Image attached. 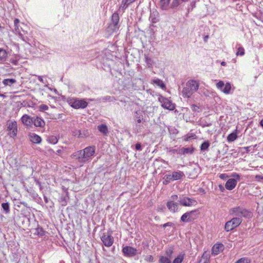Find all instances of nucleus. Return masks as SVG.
<instances>
[{
	"label": "nucleus",
	"mask_w": 263,
	"mask_h": 263,
	"mask_svg": "<svg viewBox=\"0 0 263 263\" xmlns=\"http://www.w3.org/2000/svg\"><path fill=\"white\" fill-rule=\"evenodd\" d=\"M96 152V146H89L83 149L78 151L72 155L73 158L80 163H85L91 160Z\"/></svg>",
	"instance_id": "1"
},
{
	"label": "nucleus",
	"mask_w": 263,
	"mask_h": 263,
	"mask_svg": "<svg viewBox=\"0 0 263 263\" xmlns=\"http://www.w3.org/2000/svg\"><path fill=\"white\" fill-rule=\"evenodd\" d=\"M199 86V83L197 81L194 80L188 81L182 91L183 97L190 98L193 93L197 91Z\"/></svg>",
	"instance_id": "2"
},
{
	"label": "nucleus",
	"mask_w": 263,
	"mask_h": 263,
	"mask_svg": "<svg viewBox=\"0 0 263 263\" xmlns=\"http://www.w3.org/2000/svg\"><path fill=\"white\" fill-rule=\"evenodd\" d=\"M229 214L234 217H242L250 218L252 216V213L249 210L242 206H238L229 210Z\"/></svg>",
	"instance_id": "3"
},
{
	"label": "nucleus",
	"mask_w": 263,
	"mask_h": 263,
	"mask_svg": "<svg viewBox=\"0 0 263 263\" xmlns=\"http://www.w3.org/2000/svg\"><path fill=\"white\" fill-rule=\"evenodd\" d=\"M68 104L75 109L85 108L88 105V103L85 99L78 98H70L68 100Z\"/></svg>",
	"instance_id": "4"
},
{
	"label": "nucleus",
	"mask_w": 263,
	"mask_h": 263,
	"mask_svg": "<svg viewBox=\"0 0 263 263\" xmlns=\"http://www.w3.org/2000/svg\"><path fill=\"white\" fill-rule=\"evenodd\" d=\"M242 222V219L239 217H233L231 220L227 221L224 226V229L227 232L233 230L237 227Z\"/></svg>",
	"instance_id": "5"
},
{
	"label": "nucleus",
	"mask_w": 263,
	"mask_h": 263,
	"mask_svg": "<svg viewBox=\"0 0 263 263\" xmlns=\"http://www.w3.org/2000/svg\"><path fill=\"white\" fill-rule=\"evenodd\" d=\"M231 177L234 178H231L228 179L225 184V187L228 190H232L234 189L237 183V181H239L240 179V176L237 173H233Z\"/></svg>",
	"instance_id": "6"
},
{
	"label": "nucleus",
	"mask_w": 263,
	"mask_h": 263,
	"mask_svg": "<svg viewBox=\"0 0 263 263\" xmlns=\"http://www.w3.org/2000/svg\"><path fill=\"white\" fill-rule=\"evenodd\" d=\"M158 101L161 103V106L165 109L173 110L175 108V104L167 98L159 96Z\"/></svg>",
	"instance_id": "7"
},
{
	"label": "nucleus",
	"mask_w": 263,
	"mask_h": 263,
	"mask_svg": "<svg viewBox=\"0 0 263 263\" xmlns=\"http://www.w3.org/2000/svg\"><path fill=\"white\" fill-rule=\"evenodd\" d=\"M197 217V211L196 210L192 211L183 214L181 217L180 221L184 222H190L196 219Z\"/></svg>",
	"instance_id": "8"
},
{
	"label": "nucleus",
	"mask_w": 263,
	"mask_h": 263,
	"mask_svg": "<svg viewBox=\"0 0 263 263\" xmlns=\"http://www.w3.org/2000/svg\"><path fill=\"white\" fill-rule=\"evenodd\" d=\"M173 250L172 249H168L165 251V253L163 255L159 256V263H171V259Z\"/></svg>",
	"instance_id": "9"
},
{
	"label": "nucleus",
	"mask_w": 263,
	"mask_h": 263,
	"mask_svg": "<svg viewBox=\"0 0 263 263\" xmlns=\"http://www.w3.org/2000/svg\"><path fill=\"white\" fill-rule=\"evenodd\" d=\"M103 245L107 247H111L114 241V237L109 233H103L101 237Z\"/></svg>",
	"instance_id": "10"
},
{
	"label": "nucleus",
	"mask_w": 263,
	"mask_h": 263,
	"mask_svg": "<svg viewBox=\"0 0 263 263\" xmlns=\"http://www.w3.org/2000/svg\"><path fill=\"white\" fill-rule=\"evenodd\" d=\"M178 201L181 205L185 206H191L196 205L197 203L194 199L186 197H180Z\"/></svg>",
	"instance_id": "11"
},
{
	"label": "nucleus",
	"mask_w": 263,
	"mask_h": 263,
	"mask_svg": "<svg viewBox=\"0 0 263 263\" xmlns=\"http://www.w3.org/2000/svg\"><path fill=\"white\" fill-rule=\"evenodd\" d=\"M8 130L9 135L11 137L16 136L17 133V127L16 121H12L8 124Z\"/></svg>",
	"instance_id": "12"
},
{
	"label": "nucleus",
	"mask_w": 263,
	"mask_h": 263,
	"mask_svg": "<svg viewBox=\"0 0 263 263\" xmlns=\"http://www.w3.org/2000/svg\"><path fill=\"white\" fill-rule=\"evenodd\" d=\"M122 252L126 256L133 257L137 254V250L134 248L129 246H125L123 248Z\"/></svg>",
	"instance_id": "13"
},
{
	"label": "nucleus",
	"mask_w": 263,
	"mask_h": 263,
	"mask_svg": "<svg viewBox=\"0 0 263 263\" xmlns=\"http://www.w3.org/2000/svg\"><path fill=\"white\" fill-rule=\"evenodd\" d=\"M21 121L27 127H31L33 124V117L25 114L22 117Z\"/></svg>",
	"instance_id": "14"
},
{
	"label": "nucleus",
	"mask_w": 263,
	"mask_h": 263,
	"mask_svg": "<svg viewBox=\"0 0 263 263\" xmlns=\"http://www.w3.org/2000/svg\"><path fill=\"white\" fill-rule=\"evenodd\" d=\"M167 207L173 213L177 212L179 209V204L177 202H175L174 201H170L167 202Z\"/></svg>",
	"instance_id": "15"
},
{
	"label": "nucleus",
	"mask_w": 263,
	"mask_h": 263,
	"mask_svg": "<svg viewBox=\"0 0 263 263\" xmlns=\"http://www.w3.org/2000/svg\"><path fill=\"white\" fill-rule=\"evenodd\" d=\"M33 124L35 127H44L45 125L44 120L39 117H33Z\"/></svg>",
	"instance_id": "16"
},
{
	"label": "nucleus",
	"mask_w": 263,
	"mask_h": 263,
	"mask_svg": "<svg viewBox=\"0 0 263 263\" xmlns=\"http://www.w3.org/2000/svg\"><path fill=\"white\" fill-rule=\"evenodd\" d=\"M119 21V14L117 13H114L112 15L111 25H113L112 30H115L118 28V23Z\"/></svg>",
	"instance_id": "17"
},
{
	"label": "nucleus",
	"mask_w": 263,
	"mask_h": 263,
	"mask_svg": "<svg viewBox=\"0 0 263 263\" xmlns=\"http://www.w3.org/2000/svg\"><path fill=\"white\" fill-rule=\"evenodd\" d=\"M224 246L221 243L216 244L212 248V252L214 254L217 255L223 250Z\"/></svg>",
	"instance_id": "18"
},
{
	"label": "nucleus",
	"mask_w": 263,
	"mask_h": 263,
	"mask_svg": "<svg viewBox=\"0 0 263 263\" xmlns=\"http://www.w3.org/2000/svg\"><path fill=\"white\" fill-rule=\"evenodd\" d=\"M31 141L34 143H40L42 141V138L39 135L32 133L29 135Z\"/></svg>",
	"instance_id": "19"
},
{
	"label": "nucleus",
	"mask_w": 263,
	"mask_h": 263,
	"mask_svg": "<svg viewBox=\"0 0 263 263\" xmlns=\"http://www.w3.org/2000/svg\"><path fill=\"white\" fill-rule=\"evenodd\" d=\"M144 61L149 68H152L155 63L154 60L147 54H144Z\"/></svg>",
	"instance_id": "20"
},
{
	"label": "nucleus",
	"mask_w": 263,
	"mask_h": 263,
	"mask_svg": "<svg viewBox=\"0 0 263 263\" xmlns=\"http://www.w3.org/2000/svg\"><path fill=\"white\" fill-rule=\"evenodd\" d=\"M171 174L174 181L180 179L184 176V173L181 171L173 172Z\"/></svg>",
	"instance_id": "21"
},
{
	"label": "nucleus",
	"mask_w": 263,
	"mask_h": 263,
	"mask_svg": "<svg viewBox=\"0 0 263 263\" xmlns=\"http://www.w3.org/2000/svg\"><path fill=\"white\" fill-rule=\"evenodd\" d=\"M193 152V149L189 147H182L179 148L178 149L174 150V152H176L178 154H185L188 153H192Z\"/></svg>",
	"instance_id": "22"
},
{
	"label": "nucleus",
	"mask_w": 263,
	"mask_h": 263,
	"mask_svg": "<svg viewBox=\"0 0 263 263\" xmlns=\"http://www.w3.org/2000/svg\"><path fill=\"white\" fill-rule=\"evenodd\" d=\"M135 0H122L120 5V8L125 9L130 4L134 3Z\"/></svg>",
	"instance_id": "23"
},
{
	"label": "nucleus",
	"mask_w": 263,
	"mask_h": 263,
	"mask_svg": "<svg viewBox=\"0 0 263 263\" xmlns=\"http://www.w3.org/2000/svg\"><path fill=\"white\" fill-rule=\"evenodd\" d=\"M170 0H160V5L162 10H167L170 7Z\"/></svg>",
	"instance_id": "24"
},
{
	"label": "nucleus",
	"mask_w": 263,
	"mask_h": 263,
	"mask_svg": "<svg viewBox=\"0 0 263 263\" xmlns=\"http://www.w3.org/2000/svg\"><path fill=\"white\" fill-rule=\"evenodd\" d=\"M173 179L172 176V174H168L164 175L163 178V184L164 185H166L168 184L171 181H173Z\"/></svg>",
	"instance_id": "25"
},
{
	"label": "nucleus",
	"mask_w": 263,
	"mask_h": 263,
	"mask_svg": "<svg viewBox=\"0 0 263 263\" xmlns=\"http://www.w3.org/2000/svg\"><path fill=\"white\" fill-rule=\"evenodd\" d=\"M98 129L104 135H106L108 132L107 126L103 124L98 125Z\"/></svg>",
	"instance_id": "26"
},
{
	"label": "nucleus",
	"mask_w": 263,
	"mask_h": 263,
	"mask_svg": "<svg viewBox=\"0 0 263 263\" xmlns=\"http://www.w3.org/2000/svg\"><path fill=\"white\" fill-rule=\"evenodd\" d=\"M16 82L14 79H4L2 83L5 86H11Z\"/></svg>",
	"instance_id": "27"
},
{
	"label": "nucleus",
	"mask_w": 263,
	"mask_h": 263,
	"mask_svg": "<svg viewBox=\"0 0 263 263\" xmlns=\"http://www.w3.org/2000/svg\"><path fill=\"white\" fill-rule=\"evenodd\" d=\"M152 83L157 85L160 88L164 89L165 88V85L162 80L159 79H155L152 80Z\"/></svg>",
	"instance_id": "28"
},
{
	"label": "nucleus",
	"mask_w": 263,
	"mask_h": 263,
	"mask_svg": "<svg viewBox=\"0 0 263 263\" xmlns=\"http://www.w3.org/2000/svg\"><path fill=\"white\" fill-rule=\"evenodd\" d=\"M134 118L138 123H140L143 119V115L140 111H137L135 112Z\"/></svg>",
	"instance_id": "29"
},
{
	"label": "nucleus",
	"mask_w": 263,
	"mask_h": 263,
	"mask_svg": "<svg viewBox=\"0 0 263 263\" xmlns=\"http://www.w3.org/2000/svg\"><path fill=\"white\" fill-rule=\"evenodd\" d=\"M47 141L50 144H55L58 142V139L55 136H49L47 138Z\"/></svg>",
	"instance_id": "30"
},
{
	"label": "nucleus",
	"mask_w": 263,
	"mask_h": 263,
	"mask_svg": "<svg viewBox=\"0 0 263 263\" xmlns=\"http://www.w3.org/2000/svg\"><path fill=\"white\" fill-rule=\"evenodd\" d=\"M237 52L236 53V55H240L242 56L245 54V49L244 48L240 45V44H237Z\"/></svg>",
	"instance_id": "31"
},
{
	"label": "nucleus",
	"mask_w": 263,
	"mask_h": 263,
	"mask_svg": "<svg viewBox=\"0 0 263 263\" xmlns=\"http://www.w3.org/2000/svg\"><path fill=\"white\" fill-rule=\"evenodd\" d=\"M7 57V51L3 48H0V61L3 62L5 61L6 60Z\"/></svg>",
	"instance_id": "32"
},
{
	"label": "nucleus",
	"mask_w": 263,
	"mask_h": 263,
	"mask_svg": "<svg viewBox=\"0 0 263 263\" xmlns=\"http://www.w3.org/2000/svg\"><path fill=\"white\" fill-rule=\"evenodd\" d=\"M158 13L157 12L153 11L151 13L149 19L153 23H156L158 21Z\"/></svg>",
	"instance_id": "33"
},
{
	"label": "nucleus",
	"mask_w": 263,
	"mask_h": 263,
	"mask_svg": "<svg viewBox=\"0 0 263 263\" xmlns=\"http://www.w3.org/2000/svg\"><path fill=\"white\" fill-rule=\"evenodd\" d=\"M231 89V84L230 83H226L224 85V87L222 89V91L226 94H229Z\"/></svg>",
	"instance_id": "34"
},
{
	"label": "nucleus",
	"mask_w": 263,
	"mask_h": 263,
	"mask_svg": "<svg viewBox=\"0 0 263 263\" xmlns=\"http://www.w3.org/2000/svg\"><path fill=\"white\" fill-rule=\"evenodd\" d=\"M237 138L236 133H232L229 134L227 137V140L228 142H231L235 141Z\"/></svg>",
	"instance_id": "35"
},
{
	"label": "nucleus",
	"mask_w": 263,
	"mask_h": 263,
	"mask_svg": "<svg viewBox=\"0 0 263 263\" xmlns=\"http://www.w3.org/2000/svg\"><path fill=\"white\" fill-rule=\"evenodd\" d=\"M184 254H179L173 261L172 263H181L184 259Z\"/></svg>",
	"instance_id": "36"
},
{
	"label": "nucleus",
	"mask_w": 263,
	"mask_h": 263,
	"mask_svg": "<svg viewBox=\"0 0 263 263\" xmlns=\"http://www.w3.org/2000/svg\"><path fill=\"white\" fill-rule=\"evenodd\" d=\"M210 145V142L208 141H205L201 144L200 146V149L202 151H207Z\"/></svg>",
	"instance_id": "37"
},
{
	"label": "nucleus",
	"mask_w": 263,
	"mask_h": 263,
	"mask_svg": "<svg viewBox=\"0 0 263 263\" xmlns=\"http://www.w3.org/2000/svg\"><path fill=\"white\" fill-rule=\"evenodd\" d=\"M20 20L18 18H15L14 21V31L15 33L21 31V29L19 28Z\"/></svg>",
	"instance_id": "38"
},
{
	"label": "nucleus",
	"mask_w": 263,
	"mask_h": 263,
	"mask_svg": "<svg viewBox=\"0 0 263 263\" xmlns=\"http://www.w3.org/2000/svg\"><path fill=\"white\" fill-rule=\"evenodd\" d=\"M34 234H36L38 236H42L45 235V231L43 230L42 228L37 227L35 230Z\"/></svg>",
	"instance_id": "39"
},
{
	"label": "nucleus",
	"mask_w": 263,
	"mask_h": 263,
	"mask_svg": "<svg viewBox=\"0 0 263 263\" xmlns=\"http://www.w3.org/2000/svg\"><path fill=\"white\" fill-rule=\"evenodd\" d=\"M2 207L6 213H8L10 212L9 204L8 202L3 203Z\"/></svg>",
	"instance_id": "40"
},
{
	"label": "nucleus",
	"mask_w": 263,
	"mask_h": 263,
	"mask_svg": "<svg viewBox=\"0 0 263 263\" xmlns=\"http://www.w3.org/2000/svg\"><path fill=\"white\" fill-rule=\"evenodd\" d=\"M179 5V0H173L170 5V8L174 9L178 6Z\"/></svg>",
	"instance_id": "41"
},
{
	"label": "nucleus",
	"mask_w": 263,
	"mask_h": 263,
	"mask_svg": "<svg viewBox=\"0 0 263 263\" xmlns=\"http://www.w3.org/2000/svg\"><path fill=\"white\" fill-rule=\"evenodd\" d=\"M224 85H225V84L224 83V82L222 81H219L217 84H216V87L218 89H220L221 91L222 90V89H223V88L224 87Z\"/></svg>",
	"instance_id": "42"
},
{
	"label": "nucleus",
	"mask_w": 263,
	"mask_h": 263,
	"mask_svg": "<svg viewBox=\"0 0 263 263\" xmlns=\"http://www.w3.org/2000/svg\"><path fill=\"white\" fill-rule=\"evenodd\" d=\"M250 260L247 258H241L237 261L236 263H250Z\"/></svg>",
	"instance_id": "43"
},
{
	"label": "nucleus",
	"mask_w": 263,
	"mask_h": 263,
	"mask_svg": "<svg viewBox=\"0 0 263 263\" xmlns=\"http://www.w3.org/2000/svg\"><path fill=\"white\" fill-rule=\"evenodd\" d=\"M48 108V106L45 104H42L39 106V110L41 111L47 110Z\"/></svg>",
	"instance_id": "44"
},
{
	"label": "nucleus",
	"mask_w": 263,
	"mask_h": 263,
	"mask_svg": "<svg viewBox=\"0 0 263 263\" xmlns=\"http://www.w3.org/2000/svg\"><path fill=\"white\" fill-rule=\"evenodd\" d=\"M103 100L108 101L109 102H111V101L115 100V99H114V97H111L110 96H106L103 98Z\"/></svg>",
	"instance_id": "45"
},
{
	"label": "nucleus",
	"mask_w": 263,
	"mask_h": 263,
	"mask_svg": "<svg viewBox=\"0 0 263 263\" xmlns=\"http://www.w3.org/2000/svg\"><path fill=\"white\" fill-rule=\"evenodd\" d=\"M18 36L24 42H27L26 38L21 33V31L17 33Z\"/></svg>",
	"instance_id": "46"
},
{
	"label": "nucleus",
	"mask_w": 263,
	"mask_h": 263,
	"mask_svg": "<svg viewBox=\"0 0 263 263\" xmlns=\"http://www.w3.org/2000/svg\"><path fill=\"white\" fill-rule=\"evenodd\" d=\"M191 109L194 111H198L199 107L195 105H192L191 106Z\"/></svg>",
	"instance_id": "47"
},
{
	"label": "nucleus",
	"mask_w": 263,
	"mask_h": 263,
	"mask_svg": "<svg viewBox=\"0 0 263 263\" xmlns=\"http://www.w3.org/2000/svg\"><path fill=\"white\" fill-rule=\"evenodd\" d=\"M135 148L137 151H141L142 150L141 145L139 143H137L136 144Z\"/></svg>",
	"instance_id": "48"
},
{
	"label": "nucleus",
	"mask_w": 263,
	"mask_h": 263,
	"mask_svg": "<svg viewBox=\"0 0 263 263\" xmlns=\"http://www.w3.org/2000/svg\"><path fill=\"white\" fill-rule=\"evenodd\" d=\"M219 177L221 179H226L228 177V176L226 174H221L220 175Z\"/></svg>",
	"instance_id": "49"
},
{
	"label": "nucleus",
	"mask_w": 263,
	"mask_h": 263,
	"mask_svg": "<svg viewBox=\"0 0 263 263\" xmlns=\"http://www.w3.org/2000/svg\"><path fill=\"white\" fill-rule=\"evenodd\" d=\"M10 62L14 65H17L18 64V60L15 59H11Z\"/></svg>",
	"instance_id": "50"
},
{
	"label": "nucleus",
	"mask_w": 263,
	"mask_h": 263,
	"mask_svg": "<svg viewBox=\"0 0 263 263\" xmlns=\"http://www.w3.org/2000/svg\"><path fill=\"white\" fill-rule=\"evenodd\" d=\"M147 260L153 262L154 260V257L152 255H149L146 257Z\"/></svg>",
	"instance_id": "51"
},
{
	"label": "nucleus",
	"mask_w": 263,
	"mask_h": 263,
	"mask_svg": "<svg viewBox=\"0 0 263 263\" xmlns=\"http://www.w3.org/2000/svg\"><path fill=\"white\" fill-rule=\"evenodd\" d=\"M191 138H194V136L192 135V136H189V135H186L184 140L186 141H189Z\"/></svg>",
	"instance_id": "52"
},
{
	"label": "nucleus",
	"mask_w": 263,
	"mask_h": 263,
	"mask_svg": "<svg viewBox=\"0 0 263 263\" xmlns=\"http://www.w3.org/2000/svg\"><path fill=\"white\" fill-rule=\"evenodd\" d=\"M172 226V222H167V223H166L164 224L162 226V227H163V228H166V227H167V226Z\"/></svg>",
	"instance_id": "53"
},
{
	"label": "nucleus",
	"mask_w": 263,
	"mask_h": 263,
	"mask_svg": "<svg viewBox=\"0 0 263 263\" xmlns=\"http://www.w3.org/2000/svg\"><path fill=\"white\" fill-rule=\"evenodd\" d=\"M171 198L173 201L177 200L178 199V196L176 195H173L171 196Z\"/></svg>",
	"instance_id": "54"
},
{
	"label": "nucleus",
	"mask_w": 263,
	"mask_h": 263,
	"mask_svg": "<svg viewBox=\"0 0 263 263\" xmlns=\"http://www.w3.org/2000/svg\"><path fill=\"white\" fill-rule=\"evenodd\" d=\"M37 79L39 81H40L41 82L43 83H45L44 82V80L42 77V76H38L37 77Z\"/></svg>",
	"instance_id": "55"
},
{
	"label": "nucleus",
	"mask_w": 263,
	"mask_h": 263,
	"mask_svg": "<svg viewBox=\"0 0 263 263\" xmlns=\"http://www.w3.org/2000/svg\"><path fill=\"white\" fill-rule=\"evenodd\" d=\"M44 200L46 203L49 201L48 198L46 196H44Z\"/></svg>",
	"instance_id": "56"
},
{
	"label": "nucleus",
	"mask_w": 263,
	"mask_h": 263,
	"mask_svg": "<svg viewBox=\"0 0 263 263\" xmlns=\"http://www.w3.org/2000/svg\"><path fill=\"white\" fill-rule=\"evenodd\" d=\"M208 38H209V36H208V35H206V36H205L204 37V38H203L204 41L205 42H207V40H208Z\"/></svg>",
	"instance_id": "57"
},
{
	"label": "nucleus",
	"mask_w": 263,
	"mask_h": 263,
	"mask_svg": "<svg viewBox=\"0 0 263 263\" xmlns=\"http://www.w3.org/2000/svg\"><path fill=\"white\" fill-rule=\"evenodd\" d=\"M62 151L61 149H58V151H57L56 154L58 155H60Z\"/></svg>",
	"instance_id": "58"
},
{
	"label": "nucleus",
	"mask_w": 263,
	"mask_h": 263,
	"mask_svg": "<svg viewBox=\"0 0 263 263\" xmlns=\"http://www.w3.org/2000/svg\"><path fill=\"white\" fill-rule=\"evenodd\" d=\"M219 187L221 191H223L224 190V187L222 185H219Z\"/></svg>",
	"instance_id": "59"
},
{
	"label": "nucleus",
	"mask_w": 263,
	"mask_h": 263,
	"mask_svg": "<svg viewBox=\"0 0 263 263\" xmlns=\"http://www.w3.org/2000/svg\"><path fill=\"white\" fill-rule=\"evenodd\" d=\"M243 148L245 149L247 152L249 151V147H245Z\"/></svg>",
	"instance_id": "60"
},
{
	"label": "nucleus",
	"mask_w": 263,
	"mask_h": 263,
	"mask_svg": "<svg viewBox=\"0 0 263 263\" xmlns=\"http://www.w3.org/2000/svg\"><path fill=\"white\" fill-rule=\"evenodd\" d=\"M260 125L261 126L263 127V119H262L260 122Z\"/></svg>",
	"instance_id": "61"
},
{
	"label": "nucleus",
	"mask_w": 263,
	"mask_h": 263,
	"mask_svg": "<svg viewBox=\"0 0 263 263\" xmlns=\"http://www.w3.org/2000/svg\"><path fill=\"white\" fill-rule=\"evenodd\" d=\"M226 62H222L221 63V65H222V66H225V65H226Z\"/></svg>",
	"instance_id": "62"
},
{
	"label": "nucleus",
	"mask_w": 263,
	"mask_h": 263,
	"mask_svg": "<svg viewBox=\"0 0 263 263\" xmlns=\"http://www.w3.org/2000/svg\"><path fill=\"white\" fill-rule=\"evenodd\" d=\"M79 133H80V132H79ZM79 137H82V136L81 135V133L79 134Z\"/></svg>",
	"instance_id": "63"
},
{
	"label": "nucleus",
	"mask_w": 263,
	"mask_h": 263,
	"mask_svg": "<svg viewBox=\"0 0 263 263\" xmlns=\"http://www.w3.org/2000/svg\"><path fill=\"white\" fill-rule=\"evenodd\" d=\"M188 1V0H181V1H182V2H186V1Z\"/></svg>",
	"instance_id": "64"
}]
</instances>
